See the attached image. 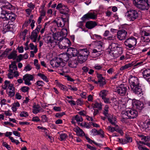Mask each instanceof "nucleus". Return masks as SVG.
I'll return each instance as SVG.
<instances>
[{"instance_id": "nucleus-1", "label": "nucleus", "mask_w": 150, "mask_h": 150, "mask_svg": "<svg viewBox=\"0 0 150 150\" xmlns=\"http://www.w3.org/2000/svg\"><path fill=\"white\" fill-rule=\"evenodd\" d=\"M129 83L133 92L138 95L142 94L139 80L137 77L132 75H130L129 78Z\"/></svg>"}, {"instance_id": "nucleus-2", "label": "nucleus", "mask_w": 150, "mask_h": 150, "mask_svg": "<svg viewBox=\"0 0 150 150\" xmlns=\"http://www.w3.org/2000/svg\"><path fill=\"white\" fill-rule=\"evenodd\" d=\"M108 51L110 55L113 58H116L120 56L122 53V46L116 43H112L109 46Z\"/></svg>"}, {"instance_id": "nucleus-3", "label": "nucleus", "mask_w": 150, "mask_h": 150, "mask_svg": "<svg viewBox=\"0 0 150 150\" xmlns=\"http://www.w3.org/2000/svg\"><path fill=\"white\" fill-rule=\"evenodd\" d=\"M56 40H59L57 45L61 49H66L71 46V43L69 40L66 38H54Z\"/></svg>"}, {"instance_id": "nucleus-4", "label": "nucleus", "mask_w": 150, "mask_h": 150, "mask_svg": "<svg viewBox=\"0 0 150 150\" xmlns=\"http://www.w3.org/2000/svg\"><path fill=\"white\" fill-rule=\"evenodd\" d=\"M128 87L125 85L121 84L115 88V91L120 96H125L128 90Z\"/></svg>"}, {"instance_id": "nucleus-5", "label": "nucleus", "mask_w": 150, "mask_h": 150, "mask_svg": "<svg viewBox=\"0 0 150 150\" xmlns=\"http://www.w3.org/2000/svg\"><path fill=\"white\" fill-rule=\"evenodd\" d=\"M125 16L130 21H134L138 17V14L136 10L130 9L126 13Z\"/></svg>"}, {"instance_id": "nucleus-6", "label": "nucleus", "mask_w": 150, "mask_h": 150, "mask_svg": "<svg viewBox=\"0 0 150 150\" xmlns=\"http://www.w3.org/2000/svg\"><path fill=\"white\" fill-rule=\"evenodd\" d=\"M125 45L129 48H134L136 46L137 39L133 37H131L127 39L125 41Z\"/></svg>"}, {"instance_id": "nucleus-7", "label": "nucleus", "mask_w": 150, "mask_h": 150, "mask_svg": "<svg viewBox=\"0 0 150 150\" xmlns=\"http://www.w3.org/2000/svg\"><path fill=\"white\" fill-rule=\"evenodd\" d=\"M68 18L59 17L54 21V22L56 23L58 27L62 28L68 23Z\"/></svg>"}, {"instance_id": "nucleus-8", "label": "nucleus", "mask_w": 150, "mask_h": 150, "mask_svg": "<svg viewBox=\"0 0 150 150\" xmlns=\"http://www.w3.org/2000/svg\"><path fill=\"white\" fill-rule=\"evenodd\" d=\"M1 17L8 20L13 21L16 18V15L13 13H8L5 11H3L1 13Z\"/></svg>"}, {"instance_id": "nucleus-9", "label": "nucleus", "mask_w": 150, "mask_h": 150, "mask_svg": "<svg viewBox=\"0 0 150 150\" xmlns=\"http://www.w3.org/2000/svg\"><path fill=\"white\" fill-rule=\"evenodd\" d=\"M97 17V14L94 12H89L84 15L81 18V20L83 21H85L86 20L89 19H95Z\"/></svg>"}, {"instance_id": "nucleus-10", "label": "nucleus", "mask_w": 150, "mask_h": 150, "mask_svg": "<svg viewBox=\"0 0 150 150\" xmlns=\"http://www.w3.org/2000/svg\"><path fill=\"white\" fill-rule=\"evenodd\" d=\"M132 105L135 108L141 110L144 107V104L139 101L136 99L132 101Z\"/></svg>"}, {"instance_id": "nucleus-11", "label": "nucleus", "mask_w": 150, "mask_h": 150, "mask_svg": "<svg viewBox=\"0 0 150 150\" xmlns=\"http://www.w3.org/2000/svg\"><path fill=\"white\" fill-rule=\"evenodd\" d=\"M127 34V32L125 30H119L117 32V38L119 40H122L125 39Z\"/></svg>"}, {"instance_id": "nucleus-12", "label": "nucleus", "mask_w": 150, "mask_h": 150, "mask_svg": "<svg viewBox=\"0 0 150 150\" xmlns=\"http://www.w3.org/2000/svg\"><path fill=\"white\" fill-rule=\"evenodd\" d=\"M59 58H57L55 60H51L50 61V63L51 65L53 67H62L61 60Z\"/></svg>"}, {"instance_id": "nucleus-13", "label": "nucleus", "mask_w": 150, "mask_h": 150, "mask_svg": "<svg viewBox=\"0 0 150 150\" xmlns=\"http://www.w3.org/2000/svg\"><path fill=\"white\" fill-rule=\"evenodd\" d=\"M68 54H61L60 55V57L59 58L61 59L62 62V67L65 66L67 61H69V59Z\"/></svg>"}, {"instance_id": "nucleus-14", "label": "nucleus", "mask_w": 150, "mask_h": 150, "mask_svg": "<svg viewBox=\"0 0 150 150\" xmlns=\"http://www.w3.org/2000/svg\"><path fill=\"white\" fill-rule=\"evenodd\" d=\"M33 76L32 75L27 74L23 77V79L25 81V83L28 85H30L31 84L30 81L33 80Z\"/></svg>"}, {"instance_id": "nucleus-15", "label": "nucleus", "mask_w": 150, "mask_h": 150, "mask_svg": "<svg viewBox=\"0 0 150 150\" xmlns=\"http://www.w3.org/2000/svg\"><path fill=\"white\" fill-rule=\"evenodd\" d=\"M7 91L14 90L13 85L9 81H6L4 82V85L2 86V88L4 89L5 90L7 89Z\"/></svg>"}, {"instance_id": "nucleus-16", "label": "nucleus", "mask_w": 150, "mask_h": 150, "mask_svg": "<svg viewBox=\"0 0 150 150\" xmlns=\"http://www.w3.org/2000/svg\"><path fill=\"white\" fill-rule=\"evenodd\" d=\"M67 53L69 55L73 57L77 56L78 53V51L75 48L70 47L68 49Z\"/></svg>"}, {"instance_id": "nucleus-17", "label": "nucleus", "mask_w": 150, "mask_h": 150, "mask_svg": "<svg viewBox=\"0 0 150 150\" xmlns=\"http://www.w3.org/2000/svg\"><path fill=\"white\" fill-rule=\"evenodd\" d=\"M107 129L108 131L112 133L114 131H116L120 134H121L122 132V130L118 126L113 127L110 126H109L107 127Z\"/></svg>"}, {"instance_id": "nucleus-18", "label": "nucleus", "mask_w": 150, "mask_h": 150, "mask_svg": "<svg viewBox=\"0 0 150 150\" xmlns=\"http://www.w3.org/2000/svg\"><path fill=\"white\" fill-rule=\"evenodd\" d=\"M107 117L109 122L112 125H114L115 127H118V125H117V121L115 116H108Z\"/></svg>"}, {"instance_id": "nucleus-19", "label": "nucleus", "mask_w": 150, "mask_h": 150, "mask_svg": "<svg viewBox=\"0 0 150 150\" xmlns=\"http://www.w3.org/2000/svg\"><path fill=\"white\" fill-rule=\"evenodd\" d=\"M89 53V52L86 49H80L78 50V54L83 56L84 58L86 57L88 58Z\"/></svg>"}, {"instance_id": "nucleus-20", "label": "nucleus", "mask_w": 150, "mask_h": 150, "mask_svg": "<svg viewBox=\"0 0 150 150\" xmlns=\"http://www.w3.org/2000/svg\"><path fill=\"white\" fill-rule=\"evenodd\" d=\"M144 78L147 81H150V69H147L144 71L143 72Z\"/></svg>"}, {"instance_id": "nucleus-21", "label": "nucleus", "mask_w": 150, "mask_h": 150, "mask_svg": "<svg viewBox=\"0 0 150 150\" xmlns=\"http://www.w3.org/2000/svg\"><path fill=\"white\" fill-rule=\"evenodd\" d=\"M68 64L69 67L73 68L76 67L78 64L77 61L74 58L69 59L68 62Z\"/></svg>"}, {"instance_id": "nucleus-22", "label": "nucleus", "mask_w": 150, "mask_h": 150, "mask_svg": "<svg viewBox=\"0 0 150 150\" xmlns=\"http://www.w3.org/2000/svg\"><path fill=\"white\" fill-rule=\"evenodd\" d=\"M33 113L36 114L37 113L44 111L43 109L38 105H34L33 106Z\"/></svg>"}, {"instance_id": "nucleus-23", "label": "nucleus", "mask_w": 150, "mask_h": 150, "mask_svg": "<svg viewBox=\"0 0 150 150\" xmlns=\"http://www.w3.org/2000/svg\"><path fill=\"white\" fill-rule=\"evenodd\" d=\"M96 48L97 49L103 50L104 47V43L103 40L96 41L95 42Z\"/></svg>"}, {"instance_id": "nucleus-24", "label": "nucleus", "mask_w": 150, "mask_h": 150, "mask_svg": "<svg viewBox=\"0 0 150 150\" xmlns=\"http://www.w3.org/2000/svg\"><path fill=\"white\" fill-rule=\"evenodd\" d=\"M67 34V30L66 28H63L62 29L60 32H58L57 34H55L56 37L55 38H57L59 37V36L62 37L61 38H65V37L66 36Z\"/></svg>"}, {"instance_id": "nucleus-25", "label": "nucleus", "mask_w": 150, "mask_h": 150, "mask_svg": "<svg viewBox=\"0 0 150 150\" xmlns=\"http://www.w3.org/2000/svg\"><path fill=\"white\" fill-rule=\"evenodd\" d=\"M73 130L78 136H82L84 135L85 134L83 130L78 127H75L74 128Z\"/></svg>"}, {"instance_id": "nucleus-26", "label": "nucleus", "mask_w": 150, "mask_h": 150, "mask_svg": "<svg viewBox=\"0 0 150 150\" xmlns=\"http://www.w3.org/2000/svg\"><path fill=\"white\" fill-rule=\"evenodd\" d=\"M143 33L144 36L142 38V40L144 42H149L150 41V34L145 31L143 32Z\"/></svg>"}, {"instance_id": "nucleus-27", "label": "nucleus", "mask_w": 150, "mask_h": 150, "mask_svg": "<svg viewBox=\"0 0 150 150\" xmlns=\"http://www.w3.org/2000/svg\"><path fill=\"white\" fill-rule=\"evenodd\" d=\"M129 119H133L136 117L138 115L137 112L134 110H128Z\"/></svg>"}, {"instance_id": "nucleus-28", "label": "nucleus", "mask_w": 150, "mask_h": 150, "mask_svg": "<svg viewBox=\"0 0 150 150\" xmlns=\"http://www.w3.org/2000/svg\"><path fill=\"white\" fill-rule=\"evenodd\" d=\"M137 146L139 150H149L147 148L142 146V144L146 145V143L141 141H136Z\"/></svg>"}, {"instance_id": "nucleus-29", "label": "nucleus", "mask_w": 150, "mask_h": 150, "mask_svg": "<svg viewBox=\"0 0 150 150\" xmlns=\"http://www.w3.org/2000/svg\"><path fill=\"white\" fill-rule=\"evenodd\" d=\"M102 50L99 49H94L92 53V55L94 58H96L99 57L102 53Z\"/></svg>"}, {"instance_id": "nucleus-30", "label": "nucleus", "mask_w": 150, "mask_h": 150, "mask_svg": "<svg viewBox=\"0 0 150 150\" xmlns=\"http://www.w3.org/2000/svg\"><path fill=\"white\" fill-rule=\"evenodd\" d=\"M75 120H76L77 122H81L83 121V119L81 116L77 115L72 117L71 121V122L74 124H75L76 122L74 121Z\"/></svg>"}, {"instance_id": "nucleus-31", "label": "nucleus", "mask_w": 150, "mask_h": 150, "mask_svg": "<svg viewBox=\"0 0 150 150\" xmlns=\"http://www.w3.org/2000/svg\"><path fill=\"white\" fill-rule=\"evenodd\" d=\"M96 25V23L95 22L89 21L86 22V26L89 29H91L94 27Z\"/></svg>"}, {"instance_id": "nucleus-32", "label": "nucleus", "mask_w": 150, "mask_h": 150, "mask_svg": "<svg viewBox=\"0 0 150 150\" xmlns=\"http://www.w3.org/2000/svg\"><path fill=\"white\" fill-rule=\"evenodd\" d=\"M17 69V67L15 62H12L11 64L9 66V72L13 73V71H16Z\"/></svg>"}, {"instance_id": "nucleus-33", "label": "nucleus", "mask_w": 150, "mask_h": 150, "mask_svg": "<svg viewBox=\"0 0 150 150\" xmlns=\"http://www.w3.org/2000/svg\"><path fill=\"white\" fill-rule=\"evenodd\" d=\"M17 69V67L15 62H12L11 64L9 66V72L13 73V71H16Z\"/></svg>"}, {"instance_id": "nucleus-34", "label": "nucleus", "mask_w": 150, "mask_h": 150, "mask_svg": "<svg viewBox=\"0 0 150 150\" xmlns=\"http://www.w3.org/2000/svg\"><path fill=\"white\" fill-rule=\"evenodd\" d=\"M104 102L105 103H110L113 102L115 104L117 103L116 98H112L110 100L109 98L105 97L102 98Z\"/></svg>"}, {"instance_id": "nucleus-35", "label": "nucleus", "mask_w": 150, "mask_h": 150, "mask_svg": "<svg viewBox=\"0 0 150 150\" xmlns=\"http://www.w3.org/2000/svg\"><path fill=\"white\" fill-rule=\"evenodd\" d=\"M69 10L67 6L64 5L60 10V13L63 14L65 15L67 17H69V15L67 13Z\"/></svg>"}, {"instance_id": "nucleus-36", "label": "nucleus", "mask_w": 150, "mask_h": 150, "mask_svg": "<svg viewBox=\"0 0 150 150\" xmlns=\"http://www.w3.org/2000/svg\"><path fill=\"white\" fill-rule=\"evenodd\" d=\"M135 64V62H132L127 64L124 66L121 67L120 68V70L122 71L125 69H127L134 65Z\"/></svg>"}, {"instance_id": "nucleus-37", "label": "nucleus", "mask_w": 150, "mask_h": 150, "mask_svg": "<svg viewBox=\"0 0 150 150\" xmlns=\"http://www.w3.org/2000/svg\"><path fill=\"white\" fill-rule=\"evenodd\" d=\"M97 76L98 78V83H100V84L104 85L105 83V80L104 78L102 76V74H97Z\"/></svg>"}, {"instance_id": "nucleus-38", "label": "nucleus", "mask_w": 150, "mask_h": 150, "mask_svg": "<svg viewBox=\"0 0 150 150\" xmlns=\"http://www.w3.org/2000/svg\"><path fill=\"white\" fill-rule=\"evenodd\" d=\"M77 60L78 62L80 63H82L85 62L87 59L86 57L84 58V57L83 55H80V54H77Z\"/></svg>"}, {"instance_id": "nucleus-39", "label": "nucleus", "mask_w": 150, "mask_h": 150, "mask_svg": "<svg viewBox=\"0 0 150 150\" xmlns=\"http://www.w3.org/2000/svg\"><path fill=\"white\" fill-rule=\"evenodd\" d=\"M16 52L14 50L12 51L10 54L7 57L9 59H15L16 58L17 54H16Z\"/></svg>"}, {"instance_id": "nucleus-40", "label": "nucleus", "mask_w": 150, "mask_h": 150, "mask_svg": "<svg viewBox=\"0 0 150 150\" xmlns=\"http://www.w3.org/2000/svg\"><path fill=\"white\" fill-rule=\"evenodd\" d=\"M35 31H33L31 34L30 38V39L33 42H35L37 40L38 37V34L36 32H35Z\"/></svg>"}, {"instance_id": "nucleus-41", "label": "nucleus", "mask_w": 150, "mask_h": 150, "mask_svg": "<svg viewBox=\"0 0 150 150\" xmlns=\"http://www.w3.org/2000/svg\"><path fill=\"white\" fill-rule=\"evenodd\" d=\"M142 4L140 5V7H139L138 8L141 9L142 10H147L148 8V7L147 6V4L146 2L145 1H142Z\"/></svg>"}, {"instance_id": "nucleus-42", "label": "nucleus", "mask_w": 150, "mask_h": 150, "mask_svg": "<svg viewBox=\"0 0 150 150\" xmlns=\"http://www.w3.org/2000/svg\"><path fill=\"white\" fill-rule=\"evenodd\" d=\"M60 68V69L62 71V73H59L60 75H64L65 73H67L69 71L68 69L65 66L64 67H61Z\"/></svg>"}, {"instance_id": "nucleus-43", "label": "nucleus", "mask_w": 150, "mask_h": 150, "mask_svg": "<svg viewBox=\"0 0 150 150\" xmlns=\"http://www.w3.org/2000/svg\"><path fill=\"white\" fill-rule=\"evenodd\" d=\"M128 110L126 111H123L121 114V116L122 118L125 119H129V114Z\"/></svg>"}, {"instance_id": "nucleus-44", "label": "nucleus", "mask_w": 150, "mask_h": 150, "mask_svg": "<svg viewBox=\"0 0 150 150\" xmlns=\"http://www.w3.org/2000/svg\"><path fill=\"white\" fill-rule=\"evenodd\" d=\"M92 106L93 108H98L100 110L102 109V104L101 103L95 102L94 103L92 104Z\"/></svg>"}, {"instance_id": "nucleus-45", "label": "nucleus", "mask_w": 150, "mask_h": 150, "mask_svg": "<svg viewBox=\"0 0 150 150\" xmlns=\"http://www.w3.org/2000/svg\"><path fill=\"white\" fill-rule=\"evenodd\" d=\"M109 108L108 106L107 105H105L103 111V114L106 117L108 116Z\"/></svg>"}, {"instance_id": "nucleus-46", "label": "nucleus", "mask_w": 150, "mask_h": 150, "mask_svg": "<svg viewBox=\"0 0 150 150\" xmlns=\"http://www.w3.org/2000/svg\"><path fill=\"white\" fill-rule=\"evenodd\" d=\"M138 136L141 138V140L145 142L149 141V138L148 136H146L142 134H139Z\"/></svg>"}, {"instance_id": "nucleus-47", "label": "nucleus", "mask_w": 150, "mask_h": 150, "mask_svg": "<svg viewBox=\"0 0 150 150\" xmlns=\"http://www.w3.org/2000/svg\"><path fill=\"white\" fill-rule=\"evenodd\" d=\"M57 85L58 87L64 91H67V87L60 83L59 82L57 83Z\"/></svg>"}, {"instance_id": "nucleus-48", "label": "nucleus", "mask_w": 150, "mask_h": 150, "mask_svg": "<svg viewBox=\"0 0 150 150\" xmlns=\"http://www.w3.org/2000/svg\"><path fill=\"white\" fill-rule=\"evenodd\" d=\"M108 91L105 90L101 91L99 93V95L102 98L106 97Z\"/></svg>"}, {"instance_id": "nucleus-49", "label": "nucleus", "mask_w": 150, "mask_h": 150, "mask_svg": "<svg viewBox=\"0 0 150 150\" xmlns=\"http://www.w3.org/2000/svg\"><path fill=\"white\" fill-rule=\"evenodd\" d=\"M46 39L47 42L50 45L52 44H54L53 41V39L51 37L48 36L47 37Z\"/></svg>"}, {"instance_id": "nucleus-50", "label": "nucleus", "mask_w": 150, "mask_h": 150, "mask_svg": "<svg viewBox=\"0 0 150 150\" xmlns=\"http://www.w3.org/2000/svg\"><path fill=\"white\" fill-rule=\"evenodd\" d=\"M142 0H133V2L134 5L137 7L138 8L139 7H140L141 6L139 5L140 4V2Z\"/></svg>"}, {"instance_id": "nucleus-51", "label": "nucleus", "mask_w": 150, "mask_h": 150, "mask_svg": "<svg viewBox=\"0 0 150 150\" xmlns=\"http://www.w3.org/2000/svg\"><path fill=\"white\" fill-rule=\"evenodd\" d=\"M143 126L145 128H149L150 127V120L145 121L144 123Z\"/></svg>"}, {"instance_id": "nucleus-52", "label": "nucleus", "mask_w": 150, "mask_h": 150, "mask_svg": "<svg viewBox=\"0 0 150 150\" xmlns=\"http://www.w3.org/2000/svg\"><path fill=\"white\" fill-rule=\"evenodd\" d=\"M5 4L2 6L3 8L8 9H9L12 8V5L9 3L6 2V3Z\"/></svg>"}, {"instance_id": "nucleus-53", "label": "nucleus", "mask_w": 150, "mask_h": 150, "mask_svg": "<svg viewBox=\"0 0 150 150\" xmlns=\"http://www.w3.org/2000/svg\"><path fill=\"white\" fill-rule=\"evenodd\" d=\"M27 30H24L20 34L21 37L23 40H25L26 35V33L27 32Z\"/></svg>"}, {"instance_id": "nucleus-54", "label": "nucleus", "mask_w": 150, "mask_h": 150, "mask_svg": "<svg viewBox=\"0 0 150 150\" xmlns=\"http://www.w3.org/2000/svg\"><path fill=\"white\" fill-rule=\"evenodd\" d=\"M38 76L41 77L43 80L47 82L48 81V79L46 76L44 74H42L41 73H39L38 74Z\"/></svg>"}, {"instance_id": "nucleus-55", "label": "nucleus", "mask_w": 150, "mask_h": 150, "mask_svg": "<svg viewBox=\"0 0 150 150\" xmlns=\"http://www.w3.org/2000/svg\"><path fill=\"white\" fill-rule=\"evenodd\" d=\"M34 64L35 66L36 67V68L39 69H40V65L38 63V60L37 59H35L34 61Z\"/></svg>"}, {"instance_id": "nucleus-56", "label": "nucleus", "mask_w": 150, "mask_h": 150, "mask_svg": "<svg viewBox=\"0 0 150 150\" xmlns=\"http://www.w3.org/2000/svg\"><path fill=\"white\" fill-rule=\"evenodd\" d=\"M97 135H99L101 138H103L104 137V133L102 129H100L99 130H97Z\"/></svg>"}, {"instance_id": "nucleus-57", "label": "nucleus", "mask_w": 150, "mask_h": 150, "mask_svg": "<svg viewBox=\"0 0 150 150\" xmlns=\"http://www.w3.org/2000/svg\"><path fill=\"white\" fill-rule=\"evenodd\" d=\"M7 93L10 97H12L15 95L14 90L7 91Z\"/></svg>"}, {"instance_id": "nucleus-58", "label": "nucleus", "mask_w": 150, "mask_h": 150, "mask_svg": "<svg viewBox=\"0 0 150 150\" xmlns=\"http://www.w3.org/2000/svg\"><path fill=\"white\" fill-rule=\"evenodd\" d=\"M67 137V135L66 134L62 133L60 135V138L61 141L66 139Z\"/></svg>"}, {"instance_id": "nucleus-59", "label": "nucleus", "mask_w": 150, "mask_h": 150, "mask_svg": "<svg viewBox=\"0 0 150 150\" xmlns=\"http://www.w3.org/2000/svg\"><path fill=\"white\" fill-rule=\"evenodd\" d=\"M2 145L8 150H12V149L10 146L8 145L6 142H3Z\"/></svg>"}, {"instance_id": "nucleus-60", "label": "nucleus", "mask_w": 150, "mask_h": 150, "mask_svg": "<svg viewBox=\"0 0 150 150\" xmlns=\"http://www.w3.org/2000/svg\"><path fill=\"white\" fill-rule=\"evenodd\" d=\"M42 120L43 122H47V118L46 115H43L41 116Z\"/></svg>"}, {"instance_id": "nucleus-61", "label": "nucleus", "mask_w": 150, "mask_h": 150, "mask_svg": "<svg viewBox=\"0 0 150 150\" xmlns=\"http://www.w3.org/2000/svg\"><path fill=\"white\" fill-rule=\"evenodd\" d=\"M32 67L29 64L26 66L25 67L24 70L26 72L32 69Z\"/></svg>"}, {"instance_id": "nucleus-62", "label": "nucleus", "mask_w": 150, "mask_h": 150, "mask_svg": "<svg viewBox=\"0 0 150 150\" xmlns=\"http://www.w3.org/2000/svg\"><path fill=\"white\" fill-rule=\"evenodd\" d=\"M44 84V83L42 81H38L36 83V84L38 86H42Z\"/></svg>"}, {"instance_id": "nucleus-63", "label": "nucleus", "mask_w": 150, "mask_h": 150, "mask_svg": "<svg viewBox=\"0 0 150 150\" xmlns=\"http://www.w3.org/2000/svg\"><path fill=\"white\" fill-rule=\"evenodd\" d=\"M21 117H25L28 116V113L26 111L22 112L20 114Z\"/></svg>"}, {"instance_id": "nucleus-64", "label": "nucleus", "mask_w": 150, "mask_h": 150, "mask_svg": "<svg viewBox=\"0 0 150 150\" xmlns=\"http://www.w3.org/2000/svg\"><path fill=\"white\" fill-rule=\"evenodd\" d=\"M65 114L64 112L57 113L56 114L55 116L57 117L60 118Z\"/></svg>"}]
</instances>
